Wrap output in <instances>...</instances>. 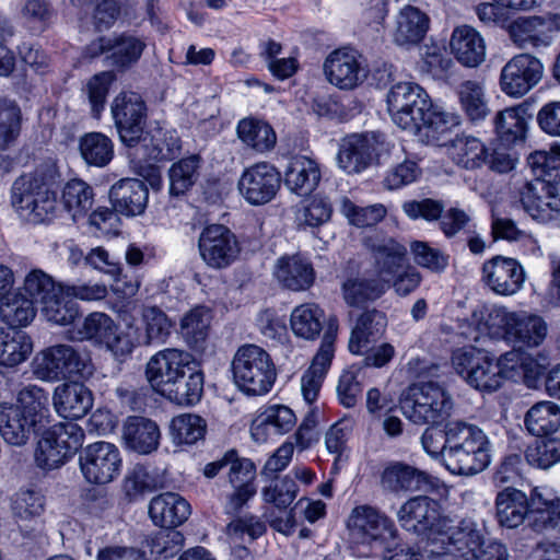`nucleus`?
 <instances>
[{
    "label": "nucleus",
    "mask_w": 560,
    "mask_h": 560,
    "mask_svg": "<svg viewBox=\"0 0 560 560\" xmlns=\"http://www.w3.org/2000/svg\"><path fill=\"white\" fill-rule=\"evenodd\" d=\"M387 107L395 125L416 135L435 138L459 124L457 115L434 106L425 90L413 82L393 85Z\"/></svg>",
    "instance_id": "nucleus-1"
},
{
    "label": "nucleus",
    "mask_w": 560,
    "mask_h": 560,
    "mask_svg": "<svg viewBox=\"0 0 560 560\" xmlns=\"http://www.w3.org/2000/svg\"><path fill=\"white\" fill-rule=\"evenodd\" d=\"M58 171L54 163L39 164L33 172L20 175L11 187V206L21 219L31 224L54 221L59 213L54 189Z\"/></svg>",
    "instance_id": "nucleus-2"
},
{
    "label": "nucleus",
    "mask_w": 560,
    "mask_h": 560,
    "mask_svg": "<svg viewBox=\"0 0 560 560\" xmlns=\"http://www.w3.org/2000/svg\"><path fill=\"white\" fill-rule=\"evenodd\" d=\"M48 415V393L30 384L18 392L15 404H0V433L8 444L23 446L43 427Z\"/></svg>",
    "instance_id": "nucleus-3"
},
{
    "label": "nucleus",
    "mask_w": 560,
    "mask_h": 560,
    "mask_svg": "<svg viewBox=\"0 0 560 560\" xmlns=\"http://www.w3.org/2000/svg\"><path fill=\"white\" fill-rule=\"evenodd\" d=\"M446 468L454 475L474 476L491 462V443L478 425L463 420L446 423Z\"/></svg>",
    "instance_id": "nucleus-4"
},
{
    "label": "nucleus",
    "mask_w": 560,
    "mask_h": 560,
    "mask_svg": "<svg viewBox=\"0 0 560 560\" xmlns=\"http://www.w3.org/2000/svg\"><path fill=\"white\" fill-rule=\"evenodd\" d=\"M347 524L354 551L360 557L376 556L380 551L390 552L398 537L394 521L371 505L355 506Z\"/></svg>",
    "instance_id": "nucleus-5"
},
{
    "label": "nucleus",
    "mask_w": 560,
    "mask_h": 560,
    "mask_svg": "<svg viewBox=\"0 0 560 560\" xmlns=\"http://www.w3.org/2000/svg\"><path fill=\"white\" fill-rule=\"evenodd\" d=\"M487 324L493 337L502 338L514 347L537 348L547 337L548 326L542 317L525 311L511 312L505 306H493Z\"/></svg>",
    "instance_id": "nucleus-6"
},
{
    "label": "nucleus",
    "mask_w": 560,
    "mask_h": 560,
    "mask_svg": "<svg viewBox=\"0 0 560 560\" xmlns=\"http://www.w3.org/2000/svg\"><path fill=\"white\" fill-rule=\"evenodd\" d=\"M83 429L74 422H59L45 430L34 450V464L49 472L61 468L82 446Z\"/></svg>",
    "instance_id": "nucleus-7"
},
{
    "label": "nucleus",
    "mask_w": 560,
    "mask_h": 560,
    "mask_svg": "<svg viewBox=\"0 0 560 560\" xmlns=\"http://www.w3.org/2000/svg\"><path fill=\"white\" fill-rule=\"evenodd\" d=\"M235 385L245 394H267L277 378L276 366L267 351L256 345L238 348L232 361Z\"/></svg>",
    "instance_id": "nucleus-8"
},
{
    "label": "nucleus",
    "mask_w": 560,
    "mask_h": 560,
    "mask_svg": "<svg viewBox=\"0 0 560 560\" xmlns=\"http://www.w3.org/2000/svg\"><path fill=\"white\" fill-rule=\"evenodd\" d=\"M453 407L452 396L435 382L410 386L401 401L404 415L416 424H440L451 417Z\"/></svg>",
    "instance_id": "nucleus-9"
},
{
    "label": "nucleus",
    "mask_w": 560,
    "mask_h": 560,
    "mask_svg": "<svg viewBox=\"0 0 560 560\" xmlns=\"http://www.w3.org/2000/svg\"><path fill=\"white\" fill-rule=\"evenodd\" d=\"M94 365L90 355L71 345H55L40 351L34 360L35 374L48 381L71 377L89 378Z\"/></svg>",
    "instance_id": "nucleus-10"
},
{
    "label": "nucleus",
    "mask_w": 560,
    "mask_h": 560,
    "mask_svg": "<svg viewBox=\"0 0 560 560\" xmlns=\"http://www.w3.org/2000/svg\"><path fill=\"white\" fill-rule=\"evenodd\" d=\"M438 536L430 537L429 544L440 547L435 555L440 560H474L483 542V534L471 518H463L456 524L448 516L440 521Z\"/></svg>",
    "instance_id": "nucleus-11"
},
{
    "label": "nucleus",
    "mask_w": 560,
    "mask_h": 560,
    "mask_svg": "<svg viewBox=\"0 0 560 560\" xmlns=\"http://www.w3.org/2000/svg\"><path fill=\"white\" fill-rule=\"evenodd\" d=\"M452 364L471 387L482 392L498 390L504 380L502 370L486 351L476 347H463L452 354Z\"/></svg>",
    "instance_id": "nucleus-12"
},
{
    "label": "nucleus",
    "mask_w": 560,
    "mask_h": 560,
    "mask_svg": "<svg viewBox=\"0 0 560 560\" xmlns=\"http://www.w3.org/2000/svg\"><path fill=\"white\" fill-rule=\"evenodd\" d=\"M110 112L120 141L128 148L138 147L148 118L142 97L135 92H120L113 100Z\"/></svg>",
    "instance_id": "nucleus-13"
},
{
    "label": "nucleus",
    "mask_w": 560,
    "mask_h": 560,
    "mask_svg": "<svg viewBox=\"0 0 560 560\" xmlns=\"http://www.w3.org/2000/svg\"><path fill=\"white\" fill-rule=\"evenodd\" d=\"M83 478L93 485L112 482L120 474L121 457L118 447L100 441L85 446L79 455Z\"/></svg>",
    "instance_id": "nucleus-14"
},
{
    "label": "nucleus",
    "mask_w": 560,
    "mask_h": 560,
    "mask_svg": "<svg viewBox=\"0 0 560 560\" xmlns=\"http://www.w3.org/2000/svg\"><path fill=\"white\" fill-rule=\"evenodd\" d=\"M542 74V62L528 52H522L512 57L501 69L500 89L511 97H522L539 83Z\"/></svg>",
    "instance_id": "nucleus-15"
},
{
    "label": "nucleus",
    "mask_w": 560,
    "mask_h": 560,
    "mask_svg": "<svg viewBox=\"0 0 560 560\" xmlns=\"http://www.w3.org/2000/svg\"><path fill=\"white\" fill-rule=\"evenodd\" d=\"M323 69L327 81L340 90H353L368 77L363 57L349 48L331 51L326 57Z\"/></svg>",
    "instance_id": "nucleus-16"
},
{
    "label": "nucleus",
    "mask_w": 560,
    "mask_h": 560,
    "mask_svg": "<svg viewBox=\"0 0 560 560\" xmlns=\"http://www.w3.org/2000/svg\"><path fill=\"white\" fill-rule=\"evenodd\" d=\"M196 362L197 360L191 353L167 348L149 359L145 366V377L151 387L160 394L176 377L183 376L185 371L189 372V368Z\"/></svg>",
    "instance_id": "nucleus-17"
},
{
    "label": "nucleus",
    "mask_w": 560,
    "mask_h": 560,
    "mask_svg": "<svg viewBox=\"0 0 560 560\" xmlns=\"http://www.w3.org/2000/svg\"><path fill=\"white\" fill-rule=\"evenodd\" d=\"M281 185L278 170L267 162H259L247 167L240 180L238 190L250 205H265L271 201Z\"/></svg>",
    "instance_id": "nucleus-18"
},
{
    "label": "nucleus",
    "mask_w": 560,
    "mask_h": 560,
    "mask_svg": "<svg viewBox=\"0 0 560 560\" xmlns=\"http://www.w3.org/2000/svg\"><path fill=\"white\" fill-rule=\"evenodd\" d=\"M199 250L209 267L223 269L235 261L240 246L235 235L228 228L214 224L206 228L200 234Z\"/></svg>",
    "instance_id": "nucleus-19"
},
{
    "label": "nucleus",
    "mask_w": 560,
    "mask_h": 560,
    "mask_svg": "<svg viewBox=\"0 0 560 560\" xmlns=\"http://www.w3.org/2000/svg\"><path fill=\"white\" fill-rule=\"evenodd\" d=\"M483 283L495 294L511 296L524 285L526 273L514 258L501 255L486 260L481 268Z\"/></svg>",
    "instance_id": "nucleus-20"
},
{
    "label": "nucleus",
    "mask_w": 560,
    "mask_h": 560,
    "mask_svg": "<svg viewBox=\"0 0 560 560\" xmlns=\"http://www.w3.org/2000/svg\"><path fill=\"white\" fill-rule=\"evenodd\" d=\"M444 517L440 514L439 503L427 495L408 499L397 511V520L404 529L416 534L431 532L432 537L438 536L439 523Z\"/></svg>",
    "instance_id": "nucleus-21"
},
{
    "label": "nucleus",
    "mask_w": 560,
    "mask_h": 560,
    "mask_svg": "<svg viewBox=\"0 0 560 560\" xmlns=\"http://www.w3.org/2000/svg\"><path fill=\"white\" fill-rule=\"evenodd\" d=\"M524 210L540 223L560 225L559 191L541 182H527L518 191Z\"/></svg>",
    "instance_id": "nucleus-22"
},
{
    "label": "nucleus",
    "mask_w": 560,
    "mask_h": 560,
    "mask_svg": "<svg viewBox=\"0 0 560 560\" xmlns=\"http://www.w3.org/2000/svg\"><path fill=\"white\" fill-rule=\"evenodd\" d=\"M384 490L398 494L406 492H430L436 486V479L424 470L404 462H393L381 475Z\"/></svg>",
    "instance_id": "nucleus-23"
},
{
    "label": "nucleus",
    "mask_w": 560,
    "mask_h": 560,
    "mask_svg": "<svg viewBox=\"0 0 560 560\" xmlns=\"http://www.w3.org/2000/svg\"><path fill=\"white\" fill-rule=\"evenodd\" d=\"M375 155V138L369 135L353 133L340 141L337 162L346 173L358 174L372 164Z\"/></svg>",
    "instance_id": "nucleus-24"
},
{
    "label": "nucleus",
    "mask_w": 560,
    "mask_h": 560,
    "mask_svg": "<svg viewBox=\"0 0 560 560\" xmlns=\"http://www.w3.org/2000/svg\"><path fill=\"white\" fill-rule=\"evenodd\" d=\"M109 198L116 212L135 217L144 212L149 199V189L141 179L122 178L112 186Z\"/></svg>",
    "instance_id": "nucleus-25"
},
{
    "label": "nucleus",
    "mask_w": 560,
    "mask_h": 560,
    "mask_svg": "<svg viewBox=\"0 0 560 560\" xmlns=\"http://www.w3.org/2000/svg\"><path fill=\"white\" fill-rule=\"evenodd\" d=\"M429 27L430 19L425 12L413 5H405L396 15L393 42L397 46L410 48L424 38Z\"/></svg>",
    "instance_id": "nucleus-26"
},
{
    "label": "nucleus",
    "mask_w": 560,
    "mask_h": 560,
    "mask_svg": "<svg viewBox=\"0 0 560 560\" xmlns=\"http://www.w3.org/2000/svg\"><path fill=\"white\" fill-rule=\"evenodd\" d=\"M56 411L67 419L83 418L93 406V395L80 382L63 383L56 387L52 396Z\"/></svg>",
    "instance_id": "nucleus-27"
},
{
    "label": "nucleus",
    "mask_w": 560,
    "mask_h": 560,
    "mask_svg": "<svg viewBox=\"0 0 560 560\" xmlns=\"http://www.w3.org/2000/svg\"><path fill=\"white\" fill-rule=\"evenodd\" d=\"M506 32L520 49L547 47L551 44L550 30L542 16H520L510 22Z\"/></svg>",
    "instance_id": "nucleus-28"
},
{
    "label": "nucleus",
    "mask_w": 560,
    "mask_h": 560,
    "mask_svg": "<svg viewBox=\"0 0 560 560\" xmlns=\"http://www.w3.org/2000/svg\"><path fill=\"white\" fill-rule=\"evenodd\" d=\"M407 248L393 238L384 240L372 246L373 275L390 288L393 277L408 266Z\"/></svg>",
    "instance_id": "nucleus-29"
},
{
    "label": "nucleus",
    "mask_w": 560,
    "mask_h": 560,
    "mask_svg": "<svg viewBox=\"0 0 560 560\" xmlns=\"http://www.w3.org/2000/svg\"><path fill=\"white\" fill-rule=\"evenodd\" d=\"M191 513L189 502L175 492H164L151 499L149 515L161 527L175 528L185 523Z\"/></svg>",
    "instance_id": "nucleus-30"
},
{
    "label": "nucleus",
    "mask_w": 560,
    "mask_h": 560,
    "mask_svg": "<svg viewBox=\"0 0 560 560\" xmlns=\"http://www.w3.org/2000/svg\"><path fill=\"white\" fill-rule=\"evenodd\" d=\"M160 428L153 420L144 417H128L122 427V440L128 450L141 455L156 451L160 445Z\"/></svg>",
    "instance_id": "nucleus-31"
},
{
    "label": "nucleus",
    "mask_w": 560,
    "mask_h": 560,
    "mask_svg": "<svg viewBox=\"0 0 560 560\" xmlns=\"http://www.w3.org/2000/svg\"><path fill=\"white\" fill-rule=\"evenodd\" d=\"M278 282L291 291H304L311 288L315 280L312 264L300 255L280 257L273 269Z\"/></svg>",
    "instance_id": "nucleus-32"
},
{
    "label": "nucleus",
    "mask_w": 560,
    "mask_h": 560,
    "mask_svg": "<svg viewBox=\"0 0 560 560\" xmlns=\"http://www.w3.org/2000/svg\"><path fill=\"white\" fill-rule=\"evenodd\" d=\"M322 172L318 163L305 155L291 159L285 173L284 185L299 196H307L318 186Z\"/></svg>",
    "instance_id": "nucleus-33"
},
{
    "label": "nucleus",
    "mask_w": 560,
    "mask_h": 560,
    "mask_svg": "<svg viewBox=\"0 0 560 560\" xmlns=\"http://www.w3.org/2000/svg\"><path fill=\"white\" fill-rule=\"evenodd\" d=\"M387 290L386 282L373 273L350 276L341 283L342 298L353 307H361L378 300Z\"/></svg>",
    "instance_id": "nucleus-34"
},
{
    "label": "nucleus",
    "mask_w": 560,
    "mask_h": 560,
    "mask_svg": "<svg viewBox=\"0 0 560 560\" xmlns=\"http://www.w3.org/2000/svg\"><path fill=\"white\" fill-rule=\"evenodd\" d=\"M203 393V373L198 361L185 371L183 376L166 385L160 395L179 406H192L197 404Z\"/></svg>",
    "instance_id": "nucleus-35"
},
{
    "label": "nucleus",
    "mask_w": 560,
    "mask_h": 560,
    "mask_svg": "<svg viewBox=\"0 0 560 560\" xmlns=\"http://www.w3.org/2000/svg\"><path fill=\"white\" fill-rule=\"evenodd\" d=\"M450 45L455 58L466 67H477L485 60V42L471 26L456 27L453 31Z\"/></svg>",
    "instance_id": "nucleus-36"
},
{
    "label": "nucleus",
    "mask_w": 560,
    "mask_h": 560,
    "mask_svg": "<svg viewBox=\"0 0 560 560\" xmlns=\"http://www.w3.org/2000/svg\"><path fill=\"white\" fill-rule=\"evenodd\" d=\"M386 326L384 313L373 308L363 312L352 328L349 350L354 354H363L369 346L378 339Z\"/></svg>",
    "instance_id": "nucleus-37"
},
{
    "label": "nucleus",
    "mask_w": 560,
    "mask_h": 560,
    "mask_svg": "<svg viewBox=\"0 0 560 560\" xmlns=\"http://www.w3.org/2000/svg\"><path fill=\"white\" fill-rule=\"evenodd\" d=\"M529 504L526 494L508 487L498 492L495 498L497 518L502 526L515 528L527 517Z\"/></svg>",
    "instance_id": "nucleus-38"
},
{
    "label": "nucleus",
    "mask_w": 560,
    "mask_h": 560,
    "mask_svg": "<svg viewBox=\"0 0 560 560\" xmlns=\"http://www.w3.org/2000/svg\"><path fill=\"white\" fill-rule=\"evenodd\" d=\"M493 122L502 144L509 147L522 142L527 131L526 107L518 105L505 108L497 113Z\"/></svg>",
    "instance_id": "nucleus-39"
},
{
    "label": "nucleus",
    "mask_w": 560,
    "mask_h": 560,
    "mask_svg": "<svg viewBox=\"0 0 560 560\" xmlns=\"http://www.w3.org/2000/svg\"><path fill=\"white\" fill-rule=\"evenodd\" d=\"M32 351L33 342L25 331L0 327V365L18 366L28 359Z\"/></svg>",
    "instance_id": "nucleus-40"
},
{
    "label": "nucleus",
    "mask_w": 560,
    "mask_h": 560,
    "mask_svg": "<svg viewBox=\"0 0 560 560\" xmlns=\"http://www.w3.org/2000/svg\"><path fill=\"white\" fill-rule=\"evenodd\" d=\"M136 149L143 151L141 156L148 162L167 161L179 152L180 141L174 132L155 129L144 133Z\"/></svg>",
    "instance_id": "nucleus-41"
},
{
    "label": "nucleus",
    "mask_w": 560,
    "mask_h": 560,
    "mask_svg": "<svg viewBox=\"0 0 560 560\" xmlns=\"http://www.w3.org/2000/svg\"><path fill=\"white\" fill-rule=\"evenodd\" d=\"M524 424L534 436H548L560 429V406L542 400L533 405L526 412Z\"/></svg>",
    "instance_id": "nucleus-42"
},
{
    "label": "nucleus",
    "mask_w": 560,
    "mask_h": 560,
    "mask_svg": "<svg viewBox=\"0 0 560 560\" xmlns=\"http://www.w3.org/2000/svg\"><path fill=\"white\" fill-rule=\"evenodd\" d=\"M450 154L458 166L476 170L488 161L489 149L475 137L457 136L451 143Z\"/></svg>",
    "instance_id": "nucleus-43"
},
{
    "label": "nucleus",
    "mask_w": 560,
    "mask_h": 560,
    "mask_svg": "<svg viewBox=\"0 0 560 560\" xmlns=\"http://www.w3.org/2000/svg\"><path fill=\"white\" fill-rule=\"evenodd\" d=\"M33 301L21 293H8L1 299L0 318L12 329L25 327L34 319Z\"/></svg>",
    "instance_id": "nucleus-44"
},
{
    "label": "nucleus",
    "mask_w": 560,
    "mask_h": 560,
    "mask_svg": "<svg viewBox=\"0 0 560 560\" xmlns=\"http://www.w3.org/2000/svg\"><path fill=\"white\" fill-rule=\"evenodd\" d=\"M237 136L247 147L259 153L275 148L277 136L272 127L262 120L244 118L237 125Z\"/></svg>",
    "instance_id": "nucleus-45"
},
{
    "label": "nucleus",
    "mask_w": 560,
    "mask_h": 560,
    "mask_svg": "<svg viewBox=\"0 0 560 560\" xmlns=\"http://www.w3.org/2000/svg\"><path fill=\"white\" fill-rule=\"evenodd\" d=\"M79 151L88 165L104 167L114 158V143L102 132H88L79 139Z\"/></svg>",
    "instance_id": "nucleus-46"
},
{
    "label": "nucleus",
    "mask_w": 560,
    "mask_h": 560,
    "mask_svg": "<svg viewBox=\"0 0 560 560\" xmlns=\"http://www.w3.org/2000/svg\"><path fill=\"white\" fill-rule=\"evenodd\" d=\"M527 164L536 177L533 182H541L548 188L560 190V149L530 153Z\"/></svg>",
    "instance_id": "nucleus-47"
},
{
    "label": "nucleus",
    "mask_w": 560,
    "mask_h": 560,
    "mask_svg": "<svg viewBox=\"0 0 560 560\" xmlns=\"http://www.w3.org/2000/svg\"><path fill=\"white\" fill-rule=\"evenodd\" d=\"M201 158L192 154L175 162L168 170L170 194L182 196L187 192L200 176Z\"/></svg>",
    "instance_id": "nucleus-48"
},
{
    "label": "nucleus",
    "mask_w": 560,
    "mask_h": 560,
    "mask_svg": "<svg viewBox=\"0 0 560 560\" xmlns=\"http://www.w3.org/2000/svg\"><path fill=\"white\" fill-rule=\"evenodd\" d=\"M141 324L144 330L142 343L162 345L172 334L173 320L158 306H145L141 312Z\"/></svg>",
    "instance_id": "nucleus-49"
},
{
    "label": "nucleus",
    "mask_w": 560,
    "mask_h": 560,
    "mask_svg": "<svg viewBox=\"0 0 560 560\" xmlns=\"http://www.w3.org/2000/svg\"><path fill=\"white\" fill-rule=\"evenodd\" d=\"M323 310L314 304L306 303L296 306L291 314V328L295 336L305 340H315L323 329Z\"/></svg>",
    "instance_id": "nucleus-50"
},
{
    "label": "nucleus",
    "mask_w": 560,
    "mask_h": 560,
    "mask_svg": "<svg viewBox=\"0 0 560 560\" xmlns=\"http://www.w3.org/2000/svg\"><path fill=\"white\" fill-rule=\"evenodd\" d=\"M528 525L537 533H544L560 526V500H542L533 495L527 513Z\"/></svg>",
    "instance_id": "nucleus-51"
},
{
    "label": "nucleus",
    "mask_w": 560,
    "mask_h": 560,
    "mask_svg": "<svg viewBox=\"0 0 560 560\" xmlns=\"http://www.w3.org/2000/svg\"><path fill=\"white\" fill-rule=\"evenodd\" d=\"M456 93L460 108L470 121H480L488 116L490 110L481 83L464 81L458 85Z\"/></svg>",
    "instance_id": "nucleus-52"
},
{
    "label": "nucleus",
    "mask_w": 560,
    "mask_h": 560,
    "mask_svg": "<svg viewBox=\"0 0 560 560\" xmlns=\"http://www.w3.org/2000/svg\"><path fill=\"white\" fill-rule=\"evenodd\" d=\"M62 203L72 221L86 215L93 206V189L81 179H72L62 189Z\"/></svg>",
    "instance_id": "nucleus-53"
},
{
    "label": "nucleus",
    "mask_w": 560,
    "mask_h": 560,
    "mask_svg": "<svg viewBox=\"0 0 560 560\" xmlns=\"http://www.w3.org/2000/svg\"><path fill=\"white\" fill-rule=\"evenodd\" d=\"M165 477L154 469H149L143 465H136L125 476L122 488L126 495L135 499L144 492H151L163 488Z\"/></svg>",
    "instance_id": "nucleus-54"
},
{
    "label": "nucleus",
    "mask_w": 560,
    "mask_h": 560,
    "mask_svg": "<svg viewBox=\"0 0 560 560\" xmlns=\"http://www.w3.org/2000/svg\"><path fill=\"white\" fill-rule=\"evenodd\" d=\"M171 436L177 445H194L205 439L207 422L194 413H182L172 419Z\"/></svg>",
    "instance_id": "nucleus-55"
},
{
    "label": "nucleus",
    "mask_w": 560,
    "mask_h": 560,
    "mask_svg": "<svg viewBox=\"0 0 560 560\" xmlns=\"http://www.w3.org/2000/svg\"><path fill=\"white\" fill-rule=\"evenodd\" d=\"M332 212L330 200L325 196L315 195L301 203L295 219L300 228L318 229L330 221Z\"/></svg>",
    "instance_id": "nucleus-56"
},
{
    "label": "nucleus",
    "mask_w": 560,
    "mask_h": 560,
    "mask_svg": "<svg viewBox=\"0 0 560 560\" xmlns=\"http://www.w3.org/2000/svg\"><path fill=\"white\" fill-rule=\"evenodd\" d=\"M210 323V310L205 306H197L182 318L180 334L190 347L199 348L208 337Z\"/></svg>",
    "instance_id": "nucleus-57"
},
{
    "label": "nucleus",
    "mask_w": 560,
    "mask_h": 560,
    "mask_svg": "<svg viewBox=\"0 0 560 560\" xmlns=\"http://www.w3.org/2000/svg\"><path fill=\"white\" fill-rule=\"evenodd\" d=\"M20 13L24 24L34 33L46 31L56 16L50 0H23Z\"/></svg>",
    "instance_id": "nucleus-58"
},
{
    "label": "nucleus",
    "mask_w": 560,
    "mask_h": 560,
    "mask_svg": "<svg viewBox=\"0 0 560 560\" xmlns=\"http://www.w3.org/2000/svg\"><path fill=\"white\" fill-rule=\"evenodd\" d=\"M145 48V43L132 35H120L113 37L112 54L108 58L112 65L118 68H126L137 62Z\"/></svg>",
    "instance_id": "nucleus-59"
},
{
    "label": "nucleus",
    "mask_w": 560,
    "mask_h": 560,
    "mask_svg": "<svg viewBox=\"0 0 560 560\" xmlns=\"http://www.w3.org/2000/svg\"><path fill=\"white\" fill-rule=\"evenodd\" d=\"M340 212L348 219L350 224L358 228H366L382 221L386 215V208L381 203L359 207L348 197H342L340 200Z\"/></svg>",
    "instance_id": "nucleus-60"
},
{
    "label": "nucleus",
    "mask_w": 560,
    "mask_h": 560,
    "mask_svg": "<svg viewBox=\"0 0 560 560\" xmlns=\"http://www.w3.org/2000/svg\"><path fill=\"white\" fill-rule=\"evenodd\" d=\"M65 288L61 293L51 296L42 305V313L50 323L60 326L71 325L79 316V306L75 302L67 299Z\"/></svg>",
    "instance_id": "nucleus-61"
},
{
    "label": "nucleus",
    "mask_w": 560,
    "mask_h": 560,
    "mask_svg": "<svg viewBox=\"0 0 560 560\" xmlns=\"http://www.w3.org/2000/svg\"><path fill=\"white\" fill-rule=\"evenodd\" d=\"M148 546L151 555L156 560H165L174 557L182 550L184 536L172 527H164L151 536Z\"/></svg>",
    "instance_id": "nucleus-62"
},
{
    "label": "nucleus",
    "mask_w": 560,
    "mask_h": 560,
    "mask_svg": "<svg viewBox=\"0 0 560 560\" xmlns=\"http://www.w3.org/2000/svg\"><path fill=\"white\" fill-rule=\"evenodd\" d=\"M23 288L32 301L34 300L42 305L45 301L62 291V287L57 284L51 276L40 269H33L26 275Z\"/></svg>",
    "instance_id": "nucleus-63"
},
{
    "label": "nucleus",
    "mask_w": 560,
    "mask_h": 560,
    "mask_svg": "<svg viewBox=\"0 0 560 560\" xmlns=\"http://www.w3.org/2000/svg\"><path fill=\"white\" fill-rule=\"evenodd\" d=\"M525 458L532 466L547 469L560 462V438L536 441L526 448Z\"/></svg>",
    "instance_id": "nucleus-64"
}]
</instances>
